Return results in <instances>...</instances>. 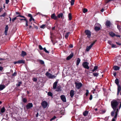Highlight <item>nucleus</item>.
Instances as JSON below:
<instances>
[{
	"instance_id": "obj_1",
	"label": "nucleus",
	"mask_w": 121,
	"mask_h": 121,
	"mask_svg": "<svg viewBox=\"0 0 121 121\" xmlns=\"http://www.w3.org/2000/svg\"><path fill=\"white\" fill-rule=\"evenodd\" d=\"M119 103V99H113L112 101L111 105L112 108L113 110L112 112L111 113V115L112 116H114L115 112L116 109Z\"/></svg>"
},
{
	"instance_id": "obj_2",
	"label": "nucleus",
	"mask_w": 121,
	"mask_h": 121,
	"mask_svg": "<svg viewBox=\"0 0 121 121\" xmlns=\"http://www.w3.org/2000/svg\"><path fill=\"white\" fill-rule=\"evenodd\" d=\"M115 83L117 86V95H119L120 92L121 90V87L119 84V80L117 78H116L115 80Z\"/></svg>"
},
{
	"instance_id": "obj_3",
	"label": "nucleus",
	"mask_w": 121,
	"mask_h": 121,
	"mask_svg": "<svg viewBox=\"0 0 121 121\" xmlns=\"http://www.w3.org/2000/svg\"><path fill=\"white\" fill-rule=\"evenodd\" d=\"M45 75L48 78H55L56 77V76L54 75H52L48 72H47L46 73Z\"/></svg>"
},
{
	"instance_id": "obj_4",
	"label": "nucleus",
	"mask_w": 121,
	"mask_h": 121,
	"mask_svg": "<svg viewBox=\"0 0 121 121\" xmlns=\"http://www.w3.org/2000/svg\"><path fill=\"white\" fill-rule=\"evenodd\" d=\"M76 88L78 89H79L82 86V84L81 82H75V83Z\"/></svg>"
},
{
	"instance_id": "obj_5",
	"label": "nucleus",
	"mask_w": 121,
	"mask_h": 121,
	"mask_svg": "<svg viewBox=\"0 0 121 121\" xmlns=\"http://www.w3.org/2000/svg\"><path fill=\"white\" fill-rule=\"evenodd\" d=\"M89 64V63L87 62H84L82 63V66L84 68L88 69L89 68L88 65Z\"/></svg>"
},
{
	"instance_id": "obj_6",
	"label": "nucleus",
	"mask_w": 121,
	"mask_h": 121,
	"mask_svg": "<svg viewBox=\"0 0 121 121\" xmlns=\"http://www.w3.org/2000/svg\"><path fill=\"white\" fill-rule=\"evenodd\" d=\"M96 41V40L94 41L89 46H87L86 48V51L87 52L88 51Z\"/></svg>"
},
{
	"instance_id": "obj_7",
	"label": "nucleus",
	"mask_w": 121,
	"mask_h": 121,
	"mask_svg": "<svg viewBox=\"0 0 121 121\" xmlns=\"http://www.w3.org/2000/svg\"><path fill=\"white\" fill-rule=\"evenodd\" d=\"M41 104L43 108H46L48 106L47 102L45 101H43L41 103Z\"/></svg>"
},
{
	"instance_id": "obj_8",
	"label": "nucleus",
	"mask_w": 121,
	"mask_h": 121,
	"mask_svg": "<svg viewBox=\"0 0 121 121\" xmlns=\"http://www.w3.org/2000/svg\"><path fill=\"white\" fill-rule=\"evenodd\" d=\"M95 29L96 31L99 30L101 27L99 23H96L95 24Z\"/></svg>"
},
{
	"instance_id": "obj_9",
	"label": "nucleus",
	"mask_w": 121,
	"mask_h": 121,
	"mask_svg": "<svg viewBox=\"0 0 121 121\" xmlns=\"http://www.w3.org/2000/svg\"><path fill=\"white\" fill-rule=\"evenodd\" d=\"M85 32L86 35H87V37L89 38H90L91 35V32L89 30H85Z\"/></svg>"
},
{
	"instance_id": "obj_10",
	"label": "nucleus",
	"mask_w": 121,
	"mask_h": 121,
	"mask_svg": "<svg viewBox=\"0 0 121 121\" xmlns=\"http://www.w3.org/2000/svg\"><path fill=\"white\" fill-rule=\"evenodd\" d=\"M33 105L32 103H29L27 104L26 106V108L27 109H29L33 107Z\"/></svg>"
},
{
	"instance_id": "obj_11",
	"label": "nucleus",
	"mask_w": 121,
	"mask_h": 121,
	"mask_svg": "<svg viewBox=\"0 0 121 121\" xmlns=\"http://www.w3.org/2000/svg\"><path fill=\"white\" fill-rule=\"evenodd\" d=\"M58 81L56 80L55 82L53 84V87L54 89H55L56 88L57 85L58 83Z\"/></svg>"
},
{
	"instance_id": "obj_12",
	"label": "nucleus",
	"mask_w": 121,
	"mask_h": 121,
	"mask_svg": "<svg viewBox=\"0 0 121 121\" xmlns=\"http://www.w3.org/2000/svg\"><path fill=\"white\" fill-rule=\"evenodd\" d=\"M61 100L64 102H66V99L65 96L64 95H62L60 96Z\"/></svg>"
},
{
	"instance_id": "obj_13",
	"label": "nucleus",
	"mask_w": 121,
	"mask_h": 121,
	"mask_svg": "<svg viewBox=\"0 0 121 121\" xmlns=\"http://www.w3.org/2000/svg\"><path fill=\"white\" fill-rule=\"evenodd\" d=\"M74 91L73 90L70 91V95L71 98H72L74 95Z\"/></svg>"
},
{
	"instance_id": "obj_14",
	"label": "nucleus",
	"mask_w": 121,
	"mask_h": 121,
	"mask_svg": "<svg viewBox=\"0 0 121 121\" xmlns=\"http://www.w3.org/2000/svg\"><path fill=\"white\" fill-rule=\"evenodd\" d=\"M73 53H71L70 55L67 57L66 60H69L73 57Z\"/></svg>"
},
{
	"instance_id": "obj_15",
	"label": "nucleus",
	"mask_w": 121,
	"mask_h": 121,
	"mask_svg": "<svg viewBox=\"0 0 121 121\" xmlns=\"http://www.w3.org/2000/svg\"><path fill=\"white\" fill-rule=\"evenodd\" d=\"M9 29L8 26V25H6L5 28V30L4 31L5 34L6 35H7V32Z\"/></svg>"
},
{
	"instance_id": "obj_16",
	"label": "nucleus",
	"mask_w": 121,
	"mask_h": 121,
	"mask_svg": "<svg viewBox=\"0 0 121 121\" xmlns=\"http://www.w3.org/2000/svg\"><path fill=\"white\" fill-rule=\"evenodd\" d=\"M51 17L54 20H56L57 18V17L55 15V14L54 13L52 14Z\"/></svg>"
},
{
	"instance_id": "obj_17",
	"label": "nucleus",
	"mask_w": 121,
	"mask_h": 121,
	"mask_svg": "<svg viewBox=\"0 0 121 121\" xmlns=\"http://www.w3.org/2000/svg\"><path fill=\"white\" fill-rule=\"evenodd\" d=\"M119 111V109L118 108H117L116 109L115 112L114 114V118H116L117 116L118 112Z\"/></svg>"
},
{
	"instance_id": "obj_18",
	"label": "nucleus",
	"mask_w": 121,
	"mask_h": 121,
	"mask_svg": "<svg viewBox=\"0 0 121 121\" xmlns=\"http://www.w3.org/2000/svg\"><path fill=\"white\" fill-rule=\"evenodd\" d=\"M5 86L3 84L0 85V91L3 90L5 87Z\"/></svg>"
},
{
	"instance_id": "obj_19",
	"label": "nucleus",
	"mask_w": 121,
	"mask_h": 121,
	"mask_svg": "<svg viewBox=\"0 0 121 121\" xmlns=\"http://www.w3.org/2000/svg\"><path fill=\"white\" fill-rule=\"evenodd\" d=\"M111 24V23L110 21H107L106 22L105 24L106 26H107V27H108L110 26Z\"/></svg>"
},
{
	"instance_id": "obj_20",
	"label": "nucleus",
	"mask_w": 121,
	"mask_h": 121,
	"mask_svg": "<svg viewBox=\"0 0 121 121\" xmlns=\"http://www.w3.org/2000/svg\"><path fill=\"white\" fill-rule=\"evenodd\" d=\"M113 68L114 70H118L120 69V67L117 66H114L113 67Z\"/></svg>"
},
{
	"instance_id": "obj_21",
	"label": "nucleus",
	"mask_w": 121,
	"mask_h": 121,
	"mask_svg": "<svg viewBox=\"0 0 121 121\" xmlns=\"http://www.w3.org/2000/svg\"><path fill=\"white\" fill-rule=\"evenodd\" d=\"M63 16V14L62 13H60L58 14L57 16V17L58 18H60V17L62 18Z\"/></svg>"
},
{
	"instance_id": "obj_22",
	"label": "nucleus",
	"mask_w": 121,
	"mask_h": 121,
	"mask_svg": "<svg viewBox=\"0 0 121 121\" xmlns=\"http://www.w3.org/2000/svg\"><path fill=\"white\" fill-rule=\"evenodd\" d=\"M80 59L79 58H78L77 59L76 62V65L77 66H78L79 65L80 62Z\"/></svg>"
},
{
	"instance_id": "obj_23",
	"label": "nucleus",
	"mask_w": 121,
	"mask_h": 121,
	"mask_svg": "<svg viewBox=\"0 0 121 121\" xmlns=\"http://www.w3.org/2000/svg\"><path fill=\"white\" fill-rule=\"evenodd\" d=\"M68 17L69 19V20L70 21L72 19V14L70 13H69L68 15Z\"/></svg>"
},
{
	"instance_id": "obj_24",
	"label": "nucleus",
	"mask_w": 121,
	"mask_h": 121,
	"mask_svg": "<svg viewBox=\"0 0 121 121\" xmlns=\"http://www.w3.org/2000/svg\"><path fill=\"white\" fill-rule=\"evenodd\" d=\"M18 64H22L25 63V61L23 60H21L18 61Z\"/></svg>"
},
{
	"instance_id": "obj_25",
	"label": "nucleus",
	"mask_w": 121,
	"mask_h": 121,
	"mask_svg": "<svg viewBox=\"0 0 121 121\" xmlns=\"http://www.w3.org/2000/svg\"><path fill=\"white\" fill-rule=\"evenodd\" d=\"M88 113V111H86L84 112H83V114L84 116H86L87 115Z\"/></svg>"
},
{
	"instance_id": "obj_26",
	"label": "nucleus",
	"mask_w": 121,
	"mask_h": 121,
	"mask_svg": "<svg viewBox=\"0 0 121 121\" xmlns=\"http://www.w3.org/2000/svg\"><path fill=\"white\" fill-rule=\"evenodd\" d=\"M26 55V52L24 51L22 52L21 56H24Z\"/></svg>"
},
{
	"instance_id": "obj_27",
	"label": "nucleus",
	"mask_w": 121,
	"mask_h": 121,
	"mask_svg": "<svg viewBox=\"0 0 121 121\" xmlns=\"http://www.w3.org/2000/svg\"><path fill=\"white\" fill-rule=\"evenodd\" d=\"M109 34L112 37L115 36V34L112 32H109Z\"/></svg>"
},
{
	"instance_id": "obj_28",
	"label": "nucleus",
	"mask_w": 121,
	"mask_h": 121,
	"mask_svg": "<svg viewBox=\"0 0 121 121\" xmlns=\"http://www.w3.org/2000/svg\"><path fill=\"white\" fill-rule=\"evenodd\" d=\"M5 110V108L4 107H3L1 109V112L2 113H3L4 112Z\"/></svg>"
},
{
	"instance_id": "obj_29",
	"label": "nucleus",
	"mask_w": 121,
	"mask_h": 121,
	"mask_svg": "<svg viewBox=\"0 0 121 121\" xmlns=\"http://www.w3.org/2000/svg\"><path fill=\"white\" fill-rule=\"evenodd\" d=\"M57 90H56V91H61V86H58L57 88Z\"/></svg>"
},
{
	"instance_id": "obj_30",
	"label": "nucleus",
	"mask_w": 121,
	"mask_h": 121,
	"mask_svg": "<svg viewBox=\"0 0 121 121\" xmlns=\"http://www.w3.org/2000/svg\"><path fill=\"white\" fill-rule=\"evenodd\" d=\"M22 84V82H18V83L16 84V86L17 87H19L20 85Z\"/></svg>"
},
{
	"instance_id": "obj_31",
	"label": "nucleus",
	"mask_w": 121,
	"mask_h": 121,
	"mask_svg": "<svg viewBox=\"0 0 121 121\" xmlns=\"http://www.w3.org/2000/svg\"><path fill=\"white\" fill-rule=\"evenodd\" d=\"M38 61L41 64L43 65L44 64V61L42 60H38Z\"/></svg>"
},
{
	"instance_id": "obj_32",
	"label": "nucleus",
	"mask_w": 121,
	"mask_h": 121,
	"mask_svg": "<svg viewBox=\"0 0 121 121\" xmlns=\"http://www.w3.org/2000/svg\"><path fill=\"white\" fill-rule=\"evenodd\" d=\"M75 0H71L70 2L71 3V5H73L74 4Z\"/></svg>"
},
{
	"instance_id": "obj_33",
	"label": "nucleus",
	"mask_w": 121,
	"mask_h": 121,
	"mask_svg": "<svg viewBox=\"0 0 121 121\" xmlns=\"http://www.w3.org/2000/svg\"><path fill=\"white\" fill-rule=\"evenodd\" d=\"M22 101L24 103H25L27 102V100L26 98H24L22 99Z\"/></svg>"
},
{
	"instance_id": "obj_34",
	"label": "nucleus",
	"mask_w": 121,
	"mask_h": 121,
	"mask_svg": "<svg viewBox=\"0 0 121 121\" xmlns=\"http://www.w3.org/2000/svg\"><path fill=\"white\" fill-rule=\"evenodd\" d=\"M98 68V67L97 66H95L94 67V69L93 70H92V71L94 72V71H95Z\"/></svg>"
},
{
	"instance_id": "obj_35",
	"label": "nucleus",
	"mask_w": 121,
	"mask_h": 121,
	"mask_svg": "<svg viewBox=\"0 0 121 121\" xmlns=\"http://www.w3.org/2000/svg\"><path fill=\"white\" fill-rule=\"evenodd\" d=\"M93 74L94 77H97L99 75V73H93Z\"/></svg>"
},
{
	"instance_id": "obj_36",
	"label": "nucleus",
	"mask_w": 121,
	"mask_h": 121,
	"mask_svg": "<svg viewBox=\"0 0 121 121\" xmlns=\"http://www.w3.org/2000/svg\"><path fill=\"white\" fill-rule=\"evenodd\" d=\"M87 11L88 10L86 8H84L83 9V13H85L86 12H87Z\"/></svg>"
},
{
	"instance_id": "obj_37",
	"label": "nucleus",
	"mask_w": 121,
	"mask_h": 121,
	"mask_svg": "<svg viewBox=\"0 0 121 121\" xmlns=\"http://www.w3.org/2000/svg\"><path fill=\"white\" fill-rule=\"evenodd\" d=\"M70 33L69 32H68L66 34H65V38H67L68 37V36H69V34Z\"/></svg>"
},
{
	"instance_id": "obj_38",
	"label": "nucleus",
	"mask_w": 121,
	"mask_h": 121,
	"mask_svg": "<svg viewBox=\"0 0 121 121\" xmlns=\"http://www.w3.org/2000/svg\"><path fill=\"white\" fill-rule=\"evenodd\" d=\"M48 96H52V94L50 92H48Z\"/></svg>"
},
{
	"instance_id": "obj_39",
	"label": "nucleus",
	"mask_w": 121,
	"mask_h": 121,
	"mask_svg": "<svg viewBox=\"0 0 121 121\" xmlns=\"http://www.w3.org/2000/svg\"><path fill=\"white\" fill-rule=\"evenodd\" d=\"M44 51L46 53H49V52L46 49V48H43Z\"/></svg>"
},
{
	"instance_id": "obj_40",
	"label": "nucleus",
	"mask_w": 121,
	"mask_h": 121,
	"mask_svg": "<svg viewBox=\"0 0 121 121\" xmlns=\"http://www.w3.org/2000/svg\"><path fill=\"white\" fill-rule=\"evenodd\" d=\"M45 26V24H43L40 26V28H42L44 29Z\"/></svg>"
},
{
	"instance_id": "obj_41",
	"label": "nucleus",
	"mask_w": 121,
	"mask_h": 121,
	"mask_svg": "<svg viewBox=\"0 0 121 121\" xmlns=\"http://www.w3.org/2000/svg\"><path fill=\"white\" fill-rule=\"evenodd\" d=\"M117 27L118 29H119V31H121V26H120L119 25H117Z\"/></svg>"
},
{
	"instance_id": "obj_42",
	"label": "nucleus",
	"mask_w": 121,
	"mask_h": 121,
	"mask_svg": "<svg viewBox=\"0 0 121 121\" xmlns=\"http://www.w3.org/2000/svg\"><path fill=\"white\" fill-rule=\"evenodd\" d=\"M112 48H116L117 47L116 46V45L115 44H112Z\"/></svg>"
},
{
	"instance_id": "obj_43",
	"label": "nucleus",
	"mask_w": 121,
	"mask_h": 121,
	"mask_svg": "<svg viewBox=\"0 0 121 121\" xmlns=\"http://www.w3.org/2000/svg\"><path fill=\"white\" fill-rule=\"evenodd\" d=\"M6 14V13L5 12H4L3 13V14L1 15L0 16L4 17L5 16Z\"/></svg>"
},
{
	"instance_id": "obj_44",
	"label": "nucleus",
	"mask_w": 121,
	"mask_h": 121,
	"mask_svg": "<svg viewBox=\"0 0 121 121\" xmlns=\"http://www.w3.org/2000/svg\"><path fill=\"white\" fill-rule=\"evenodd\" d=\"M56 118V117L55 116H54L50 120V121H52V120L55 119Z\"/></svg>"
},
{
	"instance_id": "obj_45",
	"label": "nucleus",
	"mask_w": 121,
	"mask_h": 121,
	"mask_svg": "<svg viewBox=\"0 0 121 121\" xmlns=\"http://www.w3.org/2000/svg\"><path fill=\"white\" fill-rule=\"evenodd\" d=\"M86 96L88 95L89 94V91L88 90H86Z\"/></svg>"
},
{
	"instance_id": "obj_46",
	"label": "nucleus",
	"mask_w": 121,
	"mask_h": 121,
	"mask_svg": "<svg viewBox=\"0 0 121 121\" xmlns=\"http://www.w3.org/2000/svg\"><path fill=\"white\" fill-rule=\"evenodd\" d=\"M108 43L110 45H112V42L110 40H108Z\"/></svg>"
},
{
	"instance_id": "obj_47",
	"label": "nucleus",
	"mask_w": 121,
	"mask_h": 121,
	"mask_svg": "<svg viewBox=\"0 0 121 121\" xmlns=\"http://www.w3.org/2000/svg\"><path fill=\"white\" fill-rule=\"evenodd\" d=\"M33 80L34 82H36L37 81V78H33Z\"/></svg>"
},
{
	"instance_id": "obj_48",
	"label": "nucleus",
	"mask_w": 121,
	"mask_h": 121,
	"mask_svg": "<svg viewBox=\"0 0 121 121\" xmlns=\"http://www.w3.org/2000/svg\"><path fill=\"white\" fill-rule=\"evenodd\" d=\"M17 17H15L14 18H13L12 19V21H13V22L14 21H15V20H16L17 18Z\"/></svg>"
},
{
	"instance_id": "obj_49",
	"label": "nucleus",
	"mask_w": 121,
	"mask_h": 121,
	"mask_svg": "<svg viewBox=\"0 0 121 121\" xmlns=\"http://www.w3.org/2000/svg\"><path fill=\"white\" fill-rule=\"evenodd\" d=\"M106 112V111L105 110H102L101 111V112H100V113L101 114H103L105 113Z\"/></svg>"
},
{
	"instance_id": "obj_50",
	"label": "nucleus",
	"mask_w": 121,
	"mask_h": 121,
	"mask_svg": "<svg viewBox=\"0 0 121 121\" xmlns=\"http://www.w3.org/2000/svg\"><path fill=\"white\" fill-rule=\"evenodd\" d=\"M32 20H33V21L34 20V19L33 18V17H30V19H29V21L30 22Z\"/></svg>"
},
{
	"instance_id": "obj_51",
	"label": "nucleus",
	"mask_w": 121,
	"mask_h": 121,
	"mask_svg": "<svg viewBox=\"0 0 121 121\" xmlns=\"http://www.w3.org/2000/svg\"><path fill=\"white\" fill-rule=\"evenodd\" d=\"M23 17V18H25V17H24V16L21 15H18V16H17V17Z\"/></svg>"
},
{
	"instance_id": "obj_52",
	"label": "nucleus",
	"mask_w": 121,
	"mask_h": 121,
	"mask_svg": "<svg viewBox=\"0 0 121 121\" xmlns=\"http://www.w3.org/2000/svg\"><path fill=\"white\" fill-rule=\"evenodd\" d=\"M39 48L40 50H42L43 49L42 46L40 45L39 46Z\"/></svg>"
},
{
	"instance_id": "obj_53",
	"label": "nucleus",
	"mask_w": 121,
	"mask_h": 121,
	"mask_svg": "<svg viewBox=\"0 0 121 121\" xmlns=\"http://www.w3.org/2000/svg\"><path fill=\"white\" fill-rule=\"evenodd\" d=\"M92 95H90V97L89 98V99L90 100H91L92 99Z\"/></svg>"
},
{
	"instance_id": "obj_54",
	"label": "nucleus",
	"mask_w": 121,
	"mask_h": 121,
	"mask_svg": "<svg viewBox=\"0 0 121 121\" xmlns=\"http://www.w3.org/2000/svg\"><path fill=\"white\" fill-rule=\"evenodd\" d=\"M24 18L23 19H20V20H24V21H26L27 20L26 19V18Z\"/></svg>"
},
{
	"instance_id": "obj_55",
	"label": "nucleus",
	"mask_w": 121,
	"mask_h": 121,
	"mask_svg": "<svg viewBox=\"0 0 121 121\" xmlns=\"http://www.w3.org/2000/svg\"><path fill=\"white\" fill-rule=\"evenodd\" d=\"M5 3L6 4H8L9 1V0H5Z\"/></svg>"
},
{
	"instance_id": "obj_56",
	"label": "nucleus",
	"mask_w": 121,
	"mask_h": 121,
	"mask_svg": "<svg viewBox=\"0 0 121 121\" xmlns=\"http://www.w3.org/2000/svg\"><path fill=\"white\" fill-rule=\"evenodd\" d=\"M26 22V26H28V21L27 20L25 21Z\"/></svg>"
},
{
	"instance_id": "obj_57",
	"label": "nucleus",
	"mask_w": 121,
	"mask_h": 121,
	"mask_svg": "<svg viewBox=\"0 0 121 121\" xmlns=\"http://www.w3.org/2000/svg\"><path fill=\"white\" fill-rule=\"evenodd\" d=\"M28 17H32V15L30 14H28Z\"/></svg>"
},
{
	"instance_id": "obj_58",
	"label": "nucleus",
	"mask_w": 121,
	"mask_h": 121,
	"mask_svg": "<svg viewBox=\"0 0 121 121\" xmlns=\"http://www.w3.org/2000/svg\"><path fill=\"white\" fill-rule=\"evenodd\" d=\"M3 69V67L2 66H0V70L2 71Z\"/></svg>"
},
{
	"instance_id": "obj_59",
	"label": "nucleus",
	"mask_w": 121,
	"mask_h": 121,
	"mask_svg": "<svg viewBox=\"0 0 121 121\" xmlns=\"http://www.w3.org/2000/svg\"><path fill=\"white\" fill-rule=\"evenodd\" d=\"M69 47L70 48H72L73 47V45L72 44H70V45L69 46Z\"/></svg>"
},
{
	"instance_id": "obj_60",
	"label": "nucleus",
	"mask_w": 121,
	"mask_h": 121,
	"mask_svg": "<svg viewBox=\"0 0 121 121\" xmlns=\"http://www.w3.org/2000/svg\"><path fill=\"white\" fill-rule=\"evenodd\" d=\"M16 72L14 73L12 75L13 76H15L16 75Z\"/></svg>"
},
{
	"instance_id": "obj_61",
	"label": "nucleus",
	"mask_w": 121,
	"mask_h": 121,
	"mask_svg": "<svg viewBox=\"0 0 121 121\" xmlns=\"http://www.w3.org/2000/svg\"><path fill=\"white\" fill-rule=\"evenodd\" d=\"M13 63L14 64H16L17 63H18V61H16L13 62Z\"/></svg>"
},
{
	"instance_id": "obj_62",
	"label": "nucleus",
	"mask_w": 121,
	"mask_h": 121,
	"mask_svg": "<svg viewBox=\"0 0 121 121\" xmlns=\"http://www.w3.org/2000/svg\"><path fill=\"white\" fill-rule=\"evenodd\" d=\"M116 118H114H114H113L112 119V121H115V119Z\"/></svg>"
},
{
	"instance_id": "obj_63",
	"label": "nucleus",
	"mask_w": 121,
	"mask_h": 121,
	"mask_svg": "<svg viewBox=\"0 0 121 121\" xmlns=\"http://www.w3.org/2000/svg\"><path fill=\"white\" fill-rule=\"evenodd\" d=\"M39 115V113L37 112V114L36 115V117H38Z\"/></svg>"
},
{
	"instance_id": "obj_64",
	"label": "nucleus",
	"mask_w": 121,
	"mask_h": 121,
	"mask_svg": "<svg viewBox=\"0 0 121 121\" xmlns=\"http://www.w3.org/2000/svg\"><path fill=\"white\" fill-rule=\"evenodd\" d=\"M116 43L118 45H121V43H118V42H116Z\"/></svg>"
}]
</instances>
